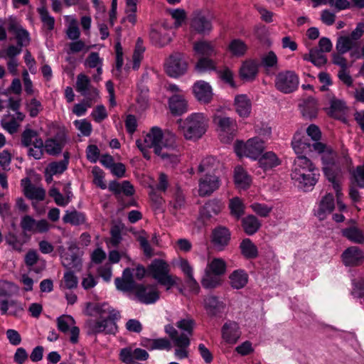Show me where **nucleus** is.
<instances>
[{
    "mask_svg": "<svg viewBox=\"0 0 364 364\" xmlns=\"http://www.w3.org/2000/svg\"><path fill=\"white\" fill-rule=\"evenodd\" d=\"M313 163L305 156L294 159L291 173V179L299 183V187L307 191L316 183L319 173L315 172Z\"/></svg>",
    "mask_w": 364,
    "mask_h": 364,
    "instance_id": "obj_1",
    "label": "nucleus"
},
{
    "mask_svg": "<svg viewBox=\"0 0 364 364\" xmlns=\"http://www.w3.org/2000/svg\"><path fill=\"white\" fill-rule=\"evenodd\" d=\"M179 131L186 139L197 140L206 132L208 119L203 113H193L185 119L177 120Z\"/></svg>",
    "mask_w": 364,
    "mask_h": 364,
    "instance_id": "obj_2",
    "label": "nucleus"
},
{
    "mask_svg": "<svg viewBox=\"0 0 364 364\" xmlns=\"http://www.w3.org/2000/svg\"><path fill=\"white\" fill-rule=\"evenodd\" d=\"M156 154L166 164L175 165L178 163L180 154L174 134L167 132L163 134L160 146L156 149Z\"/></svg>",
    "mask_w": 364,
    "mask_h": 364,
    "instance_id": "obj_3",
    "label": "nucleus"
},
{
    "mask_svg": "<svg viewBox=\"0 0 364 364\" xmlns=\"http://www.w3.org/2000/svg\"><path fill=\"white\" fill-rule=\"evenodd\" d=\"M149 274L161 285L170 289L176 282L173 277L169 274V266L163 259H155L148 267Z\"/></svg>",
    "mask_w": 364,
    "mask_h": 364,
    "instance_id": "obj_4",
    "label": "nucleus"
},
{
    "mask_svg": "<svg viewBox=\"0 0 364 364\" xmlns=\"http://www.w3.org/2000/svg\"><path fill=\"white\" fill-rule=\"evenodd\" d=\"M264 149L263 141L257 137L248 139L245 144L237 141L235 145V151L237 156H245L253 159H257Z\"/></svg>",
    "mask_w": 364,
    "mask_h": 364,
    "instance_id": "obj_5",
    "label": "nucleus"
},
{
    "mask_svg": "<svg viewBox=\"0 0 364 364\" xmlns=\"http://www.w3.org/2000/svg\"><path fill=\"white\" fill-rule=\"evenodd\" d=\"M274 85L276 89L279 92L289 94L297 90L299 78L294 71H282L276 75Z\"/></svg>",
    "mask_w": 364,
    "mask_h": 364,
    "instance_id": "obj_6",
    "label": "nucleus"
},
{
    "mask_svg": "<svg viewBox=\"0 0 364 364\" xmlns=\"http://www.w3.org/2000/svg\"><path fill=\"white\" fill-rule=\"evenodd\" d=\"M213 16L208 11H195L191 20V28L199 34H208L213 29Z\"/></svg>",
    "mask_w": 364,
    "mask_h": 364,
    "instance_id": "obj_7",
    "label": "nucleus"
},
{
    "mask_svg": "<svg viewBox=\"0 0 364 364\" xmlns=\"http://www.w3.org/2000/svg\"><path fill=\"white\" fill-rule=\"evenodd\" d=\"M187 69V60L181 53H173L166 60V71L170 77H178L185 74Z\"/></svg>",
    "mask_w": 364,
    "mask_h": 364,
    "instance_id": "obj_8",
    "label": "nucleus"
},
{
    "mask_svg": "<svg viewBox=\"0 0 364 364\" xmlns=\"http://www.w3.org/2000/svg\"><path fill=\"white\" fill-rule=\"evenodd\" d=\"M87 334L96 335L100 333L114 334L117 330V326L110 321H101L89 319L85 322Z\"/></svg>",
    "mask_w": 364,
    "mask_h": 364,
    "instance_id": "obj_9",
    "label": "nucleus"
},
{
    "mask_svg": "<svg viewBox=\"0 0 364 364\" xmlns=\"http://www.w3.org/2000/svg\"><path fill=\"white\" fill-rule=\"evenodd\" d=\"M220 181L215 173H205L198 181V195L200 197L210 196L219 188Z\"/></svg>",
    "mask_w": 364,
    "mask_h": 364,
    "instance_id": "obj_10",
    "label": "nucleus"
},
{
    "mask_svg": "<svg viewBox=\"0 0 364 364\" xmlns=\"http://www.w3.org/2000/svg\"><path fill=\"white\" fill-rule=\"evenodd\" d=\"M134 294L138 301L144 304H154L159 299V291L154 285L137 284Z\"/></svg>",
    "mask_w": 364,
    "mask_h": 364,
    "instance_id": "obj_11",
    "label": "nucleus"
},
{
    "mask_svg": "<svg viewBox=\"0 0 364 364\" xmlns=\"http://www.w3.org/2000/svg\"><path fill=\"white\" fill-rule=\"evenodd\" d=\"M231 239V232L225 226L218 225L213 229L211 232V242L218 250H223Z\"/></svg>",
    "mask_w": 364,
    "mask_h": 364,
    "instance_id": "obj_12",
    "label": "nucleus"
},
{
    "mask_svg": "<svg viewBox=\"0 0 364 364\" xmlns=\"http://www.w3.org/2000/svg\"><path fill=\"white\" fill-rule=\"evenodd\" d=\"M57 324L58 330L63 333L70 332V340L73 343H76L78 341V336L80 329L77 326H74L75 320L71 316L63 315L58 318Z\"/></svg>",
    "mask_w": 364,
    "mask_h": 364,
    "instance_id": "obj_13",
    "label": "nucleus"
},
{
    "mask_svg": "<svg viewBox=\"0 0 364 364\" xmlns=\"http://www.w3.org/2000/svg\"><path fill=\"white\" fill-rule=\"evenodd\" d=\"M335 208L334 197L331 193L326 194L320 200L315 215L320 220H323L333 212Z\"/></svg>",
    "mask_w": 364,
    "mask_h": 364,
    "instance_id": "obj_14",
    "label": "nucleus"
},
{
    "mask_svg": "<svg viewBox=\"0 0 364 364\" xmlns=\"http://www.w3.org/2000/svg\"><path fill=\"white\" fill-rule=\"evenodd\" d=\"M193 91L196 99L203 103H209L213 97L212 88L209 83L200 80L193 86Z\"/></svg>",
    "mask_w": 364,
    "mask_h": 364,
    "instance_id": "obj_15",
    "label": "nucleus"
},
{
    "mask_svg": "<svg viewBox=\"0 0 364 364\" xmlns=\"http://www.w3.org/2000/svg\"><path fill=\"white\" fill-rule=\"evenodd\" d=\"M361 250L355 246L347 248L342 254V259L346 266H356L363 259Z\"/></svg>",
    "mask_w": 364,
    "mask_h": 364,
    "instance_id": "obj_16",
    "label": "nucleus"
},
{
    "mask_svg": "<svg viewBox=\"0 0 364 364\" xmlns=\"http://www.w3.org/2000/svg\"><path fill=\"white\" fill-rule=\"evenodd\" d=\"M306 133L314 141L312 144V148L314 151L318 152V154H321L325 152L326 151L331 153V150L328 149L326 144L319 142L318 140L321 137V132L315 124H311L306 129Z\"/></svg>",
    "mask_w": 364,
    "mask_h": 364,
    "instance_id": "obj_17",
    "label": "nucleus"
},
{
    "mask_svg": "<svg viewBox=\"0 0 364 364\" xmlns=\"http://www.w3.org/2000/svg\"><path fill=\"white\" fill-rule=\"evenodd\" d=\"M213 120L218 128L224 133L232 134L236 130V122L230 117L223 116L220 114H215Z\"/></svg>",
    "mask_w": 364,
    "mask_h": 364,
    "instance_id": "obj_18",
    "label": "nucleus"
},
{
    "mask_svg": "<svg viewBox=\"0 0 364 364\" xmlns=\"http://www.w3.org/2000/svg\"><path fill=\"white\" fill-rule=\"evenodd\" d=\"M23 185L25 196L29 199L43 200L46 196L45 190L41 187H36L32 185L29 178H26L21 181Z\"/></svg>",
    "mask_w": 364,
    "mask_h": 364,
    "instance_id": "obj_19",
    "label": "nucleus"
},
{
    "mask_svg": "<svg viewBox=\"0 0 364 364\" xmlns=\"http://www.w3.org/2000/svg\"><path fill=\"white\" fill-rule=\"evenodd\" d=\"M222 209V204L218 200H210L201 208L200 216L203 220H208L214 215H217Z\"/></svg>",
    "mask_w": 364,
    "mask_h": 364,
    "instance_id": "obj_20",
    "label": "nucleus"
},
{
    "mask_svg": "<svg viewBox=\"0 0 364 364\" xmlns=\"http://www.w3.org/2000/svg\"><path fill=\"white\" fill-rule=\"evenodd\" d=\"M168 105L173 115H181L188 111V103L181 95H174L169 98Z\"/></svg>",
    "mask_w": 364,
    "mask_h": 364,
    "instance_id": "obj_21",
    "label": "nucleus"
},
{
    "mask_svg": "<svg viewBox=\"0 0 364 364\" xmlns=\"http://www.w3.org/2000/svg\"><path fill=\"white\" fill-rule=\"evenodd\" d=\"M162 129L158 127H154L151 129L149 133H147L143 140V143L148 147H152L154 149L156 154V149L159 147L161 141L163 139Z\"/></svg>",
    "mask_w": 364,
    "mask_h": 364,
    "instance_id": "obj_22",
    "label": "nucleus"
},
{
    "mask_svg": "<svg viewBox=\"0 0 364 364\" xmlns=\"http://www.w3.org/2000/svg\"><path fill=\"white\" fill-rule=\"evenodd\" d=\"M204 306L208 314L211 316L221 313L225 308V304L213 295H208L204 299Z\"/></svg>",
    "mask_w": 364,
    "mask_h": 364,
    "instance_id": "obj_23",
    "label": "nucleus"
},
{
    "mask_svg": "<svg viewBox=\"0 0 364 364\" xmlns=\"http://www.w3.org/2000/svg\"><path fill=\"white\" fill-rule=\"evenodd\" d=\"M149 37L152 43L159 47L165 46L171 41V37L165 28H151Z\"/></svg>",
    "mask_w": 364,
    "mask_h": 364,
    "instance_id": "obj_24",
    "label": "nucleus"
},
{
    "mask_svg": "<svg viewBox=\"0 0 364 364\" xmlns=\"http://www.w3.org/2000/svg\"><path fill=\"white\" fill-rule=\"evenodd\" d=\"M235 106L236 112L240 117H247L250 112L252 105L250 99L245 95H237L235 97Z\"/></svg>",
    "mask_w": 364,
    "mask_h": 364,
    "instance_id": "obj_25",
    "label": "nucleus"
},
{
    "mask_svg": "<svg viewBox=\"0 0 364 364\" xmlns=\"http://www.w3.org/2000/svg\"><path fill=\"white\" fill-rule=\"evenodd\" d=\"M334 166V162L330 161L323 168V171L326 178L332 183L333 188L336 191V196L339 197L341 188L339 181L336 178L338 171L335 169Z\"/></svg>",
    "mask_w": 364,
    "mask_h": 364,
    "instance_id": "obj_26",
    "label": "nucleus"
},
{
    "mask_svg": "<svg viewBox=\"0 0 364 364\" xmlns=\"http://www.w3.org/2000/svg\"><path fill=\"white\" fill-rule=\"evenodd\" d=\"M234 181L237 188L245 190L250 186L252 178L242 166H238L235 168Z\"/></svg>",
    "mask_w": 364,
    "mask_h": 364,
    "instance_id": "obj_27",
    "label": "nucleus"
},
{
    "mask_svg": "<svg viewBox=\"0 0 364 364\" xmlns=\"http://www.w3.org/2000/svg\"><path fill=\"white\" fill-rule=\"evenodd\" d=\"M291 146L295 153L298 156H303L302 154L308 151L314 150L312 144L307 141L304 136H302L300 133H296L291 141Z\"/></svg>",
    "mask_w": 364,
    "mask_h": 364,
    "instance_id": "obj_28",
    "label": "nucleus"
},
{
    "mask_svg": "<svg viewBox=\"0 0 364 364\" xmlns=\"http://www.w3.org/2000/svg\"><path fill=\"white\" fill-rule=\"evenodd\" d=\"M238 326L235 322L225 323L222 328L223 338L230 343H235L240 337Z\"/></svg>",
    "mask_w": 364,
    "mask_h": 364,
    "instance_id": "obj_29",
    "label": "nucleus"
},
{
    "mask_svg": "<svg viewBox=\"0 0 364 364\" xmlns=\"http://www.w3.org/2000/svg\"><path fill=\"white\" fill-rule=\"evenodd\" d=\"M62 264L68 271L79 272L82 267V260L75 253H65L62 256Z\"/></svg>",
    "mask_w": 364,
    "mask_h": 364,
    "instance_id": "obj_30",
    "label": "nucleus"
},
{
    "mask_svg": "<svg viewBox=\"0 0 364 364\" xmlns=\"http://www.w3.org/2000/svg\"><path fill=\"white\" fill-rule=\"evenodd\" d=\"M195 52L203 57L210 58L217 54L215 46L210 41H200L193 45Z\"/></svg>",
    "mask_w": 364,
    "mask_h": 364,
    "instance_id": "obj_31",
    "label": "nucleus"
},
{
    "mask_svg": "<svg viewBox=\"0 0 364 364\" xmlns=\"http://www.w3.org/2000/svg\"><path fill=\"white\" fill-rule=\"evenodd\" d=\"M258 73V64L255 60H247L240 69V75L242 80H252Z\"/></svg>",
    "mask_w": 364,
    "mask_h": 364,
    "instance_id": "obj_32",
    "label": "nucleus"
},
{
    "mask_svg": "<svg viewBox=\"0 0 364 364\" xmlns=\"http://www.w3.org/2000/svg\"><path fill=\"white\" fill-rule=\"evenodd\" d=\"M230 286L235 289L245 287L248 282V275L242 269L233 271L229 276Z\"/></svg>",
    "mask_w": 364,
    "mask_h": 364,
    "instance_id": "obj_33",
    "label": "nucleus"
},
{
    "mask_svg": "<svg viewBox=\"0 0 364 364\" xmlns=\"http://www.w3.org/2000/svg\"><path fill=\"white\" fill-rule=\"evenodd\" d=\"M260 221L253 215H249L242 219V227L248 235L255 234L260 228Z\"/></svg>",
    "mask_w": 364,
    "mask_h": 364,
    "instance_id": "obj_34",
    "label": "nucleus"
},
{
    "mask_svg": "<svg viewBox=\"0 0 364 364\" xmlns=\"http://www.w3.org/2000/svg\"><path fill=\"white\" fill-rule=\"evenodd\" d=\"M304 60L310 61L315 66L318 68L324 65L327 63L326 56L323 54V52H321V50H318L317 48H311L309 50V55L304 56Z\"/></svg>",
    "mask_w": 364,
    "mask_h": 364,
    "instance_id": "obj_35",
    "label": "nucleus"
},
{
    "mask_svg": "<svg viewBox=\"0 0 364 364\" xmlns=\"http://www.w3.org/2000/svg\"><path fill=\"white\" fill-rule=\"evenodd\" d=\"M240 249L246 259H255L258 256L257 246L249 238H245L240 242Z\"/></svg>",
    "mask_w": 364,
    "mask_h": 364,
    "instance_id": "obj_36",
    "label": "nucleus"
},
{
    "mask_svg": "<svg viewBox=\"0 0 364 364\" xmlns=\"http://www.w3.org/2000/svg\"><path fill=\"white\" fill-rule=\"evenodd\" d=\"M301 107V112L304 117L311 119L316 117L318 106L317 102L314 98L309 97Z\"/></svg>",
    "mask_w": 364,
    "mask_h": 364,
    "instance_id": "obj_37",
    "label": "nucleus"
},
{
    "mask_svg": "<svg viewBox=\"0 0 364 364\" xmlns=\"http://www.w3.org/2000/svg\"><path fill=\"white\" fill-rule=\"evenodd\" d=\"M342 235L350 241L357 243H364V234L357 227H350L342 230Z\"/></svg>",
    "mask_w": 364,
    "mask_h": 364,
    "instance_id": "obj_38",
    "label": "nucleus"
},
{
    "mask_svg": "<svg viewBox=\"0 0 364 364\" xmlns=\"http://www.w3.org/2000/svg\"><path fill=\"white\" fill-rule=\"evenodd\" d=\"M258 164L260 167L267 170L278 166L279 160L274 153L269 151L259 157Z\"/></svg>",
    "mask_w": 364,
    "mask_h": 364,
    "instance_id": "obj_39",
    "label": "nucleus"
},
{
    "mask_svg": "<svg viewBox=\"0 0 364 364\" xmlns=\"http://www.w3.org/2000/svg\"><path fill=\"white\" fill-rule=\"evenodd\" d=\"M220 166L219 161L213 156H208L202 160L198 166L200 173L213 174Z\"/></svg>",
    "mask_w": 364,
    "mask_h": 364,
    "instance_id": "obj_40",
    "label": "nucleus"
},
{
    "mask_svg": "<svg viewBox=\"0 0 364 364\" xmlns=\"http://www.w3.org/2000/svg\"><path fill=\"white\" fill-rule=\"evenodd\" d=\"M95 89L90 84V78L85 74L80 73L77 77L76 90L82 96L88 95L91 90Z\"/></svg>",
    "mask_w": 364,
    "mask_h": 364,
    "instance_id": "obj_41",
    "label": "nucleus"
},
{
    "mask_svg": "<svg viewBox=\"0 0 364 364\" xmlns=\"http://www.w3.org/2000/svg\"><path fill=\"white\" fill-rule=\"evenodd\" d=\"M65 223H70L73 225H80L85 222V215L84 213L75 210L72 211L67 210L63 217Z\"/></svg>",
    "mask_w": 364,
    "mask_h": 364,
    "instance_id": "obj_42",
    "label": "nucleus"
},
{
    "mask_svg": "<svg viewBox=\"0 0 364 364\" xmlns=\"http://www.w3.org/2000/svg\"><path fill=\"white\" fill-rule=\"evenodd\" d=\"M64 146V142L61 139H48L46 140L43 147L46 151L50 155L59 154Z\"/></svg>",
    "mask_w": 364,
    "mask_h": 364,
    "instance_id": "obj_43",
    "label": "nucleus"
},
{
    "mask_svg": "<svg viewBox=\"0 0 364 364\" xmlns=\"http://www.w3.org/2000/svg\"><path fill=\"white\" fill-rule=\"evenodd\" d=\"M205 270L210 272L213 274L221 276L225 272L226 263L221 258H214L208 263Z\"/></svg>",
    "mask_w": 364,
    "mask_h": 364,
    "instance_id": "obj_44",
    "label": "nucleus"
},
{
    "mask_svg": "<svg viewBox=\"0 0 364 364\" xmlns=\"http://www.w3.org/2000/svg\"><path fill=\"white\" fill-rule=\"evenodd\" d=\"M356 46V43L349 36H340L337 39L336 48L340 54H344Z\"/></svg>",
    "mask_w": 364,
    "mask_h": 364,
    "instance_id": "obj_45",
    "label": "nucleus"
},
{
    "mask_svg": "<svg viewBox=\"0 0 364 364\" xmlns=\"http://www.w3.org/2000/svg\"><path fill=\"white\" fill-rule=\"evenodd\" d=\"M229 208L230 214L237 220L245 213V205L238 197H235L230 200Z\"/></svg>",
    "mask_w": 364,
    "mask_h": 364,
    "instance_id": "obj_46",
    "label": "nucleus"
},
{
    "mask_svg": "<svg viewBox=\"0 0 364 364\" xmlns=\"http://www.w3.org/2000/svg\"><path fill=\"white\" fill-rule=\"evenodd\" d=\"M86 314L89 316H93L99 315L102 317L107 314L109 311V305L107 304H92L87 303L86 306Z\"/></svg>",
    "mask_w": 364,
    "mask_h": 364,
    "instance_id": "obj_47",
    "label": "nucleus"
},
{
    "mask_svg": "<svg viewBox=\"0 0 364 364\" xmlns=\"http://www.w3.org/2000/svg\"><path fill=\"white\" fill-rule=\"evenodd\" d=\"M37 11L43 26L48 31L53 30L55 27V18L50 15L48 9L45 6H42L38 8Z\"/></svg>",
    "mask_w": 364,
    "mask_h": 364,
    "instance_id": "obj_48",
    "label": "nucleus"
},
{
    "mask_svg": "<svg viewBox=\"0 0 364 364\" xmlns=\"http://www.w3.org/2000/svg\"><path fill=\"white\" fill-rule=\"evenodd\" d=\"M68 162L67 157L59 161L51 162L46 168V173H51V175L60 174L67 169Z\"/></svg>",
    "mask_w": 364,
    "mask_h": 364,
    "instance_id": "obj_49",
    "label": "nucleus"
},
{
    "mask_svg": "<svg viewBox=\"0 0 364 364\" xmlns=\"http://www.w3.org/2000/svg\"><path fill=\"white\" fill-rule=\"evenodd\" d=\"M201 284L205 289H214L220 285V276L205 270V275L202 279Z\"/></svg>",
    "mask_w": 364,
    "mask_h": 364,
    "instance_id": "obj_50",
    "label": "nucleus"
},
{
    "mask_svg": "<svg viewBox=\"0 0 364 364\" xmlns=\"http://www.w3.org/2000/svg\"><path fill=\"white\" fill-rule=\"evenodd\" d=\"M228 48L232 55L242 56L247 50V46L240 39H234L230 43Z\"/></svg>",
    "mask_w": 364,
    "mask_h": 364,
    "instance_id": "obj_51",
    "label": "nucleus"
},
{
    "mask_svg": "<svg viewBox=\"0 0 364 364\" xmlns=\"http://www.w3.org/2000/svg\"><path fill=\"white\" fill-rule=\"evenodd\" d=\"M41 139L36 131L30 128H26L21 134V145L24 147H29L36 139Z\"/></svg>",
    "mask_w": 364,
    "mask_h": 364,
    "instance_id": "obj_52",
    "label": "nucleus"
},
{
    "mask_svg": "<svg viewBox=\"0 0 364 364\" xmlns=\"http://www.w3.org/2000/svg\"><path fill=\"white\" fill-rule=\"evenodd\" d=\"M144 50L145 48L142 45V40L139 38L133 53V69L137 70L139 68Z\"/></svg>",
    "mask_w": 364,
    "mask_h": 364,
    "instance_id": "obj_53",
    "label": "nucleus"
},
{
    "mask_svg": "<svg viewBox=\"0 0 364 364\" xmlns=\"http://www.w3.org/2000/svg\"><path fill=\"white\" fill-rule=\"evenodd\" d=\"M114 283L117 289L128 292L131 291L136 290V284L134 280H128L125 279H121L120 277H117L114 280Z\"/></svg>",
    "mask_w": 364,
    "mask_h": 364,
    "instance_id": "obj_54",
    "label": "nucleus"
},
{
    "mask_svg": "<svg viewBox=\"0 0 364 364\" xmlns=\"http://www.w3.org/2000/svg\"><path fill=\"white\" fill-rule=\"evenodd\" d=\"M33 148L30 147L28 151L29 156L33 157L35 159H40L43 154V146L44 143L42 139H36L33 143Z\"/></svg>",
    "mask_w": 364,
    "mask_h": 364,
    "instance_id": "obj_55",
    "label": "nucleus"
},
{
    "mask_svg": "<svg viewBox=\"0 0 364 364\" xmlns=\"http://www.w3.org/2000/svg\"><path fill=\"white\" fill-rule=\"evenodd\" d=\"M215 69V66L214 62L206 57L200 58L196 65V70L199 73H204Z\"/></svg>",
    "mask_w": 364,
    "mask_h": 364,
    "instance_id": "obj_56",
    "label": "nucleus"
},
{
    "mask_svg": "<svg viewBox=\"0 0 364 364\" xmlns=\"http://www.w3.org/2000/svg\"><path fill=\"white\" fill-rule=\"evenodd\" d=\"M6 242L16 251L21 252L22 250L23 242L19 240L18 236L11 232H9L5 236Z\"/></svg>",
    "mask_w": 364,
    "mask_h": 364,
    "instance_id": "obj_57",
    "label": "nucleus"
},
{
    "mask_svg": "<svg viewBox=\"0 0 364 364\" xmlns=\"http://www.w3.org/2000/svg\"><path fill=\"white\" fill-rule=\"evenodd\" d=\"M64 287L68 289H75L77 287L78 279L74 271H67L63 277Z\"/></svg>",
    "mask_w": 364,
    "mask_h": 364,
    "instance_id": "obj_58",
    "label": "nucleus"
},
{
    "mask_svg": "<svg viewBox=\"0 0 364 364\" xmlns=\"http://www.w3.org/2000/svg\"><path fill=\"white\" fill-rule=\"evenodd\" d=\"M74 124L83 136H88L91 134L92 124L87 119L75 120Z\"/></svg>",
    "mask_w": 364,
    "mask_h": 364,
    "instance_id": "obj_59",
    "label": "nucleus"
},
{
    "mask_svg": "<svg viewBox=\"0 0 364 364\" xmlns=\"http://www.w3.org/2000/svg\"><path fill=\"white\" fill-rule=\"evenodd\" d=\"M250 208L257 215L264 218L267 217L272 210V207L259 203H252Z\"/></svg>",
    "mask_w": 364,
    "mask_h": 364,
    "instance_id": "obj_60",
    "label": "nucleus"
},
{
    "mask_svg": "<svg viewBox=\"0 0 364 364\" xmlns=\"http://www.w3.org/2000/svg\"><path fill=\"white\" fill-rule=\"evenodd\" d=\"M122 228L118 225H114L111 228L109 240L110 244L113 247H117L122 241Z\"/></svg>",
    "mask_w": 364,
    "mask_h": 364,
    "instance_id": "obj_61",
    "label": "nucleus"
},
{
    "mask_svg": "<svg viewBox=\"0 0 364 364\" xmlns=\"http://www.w3.org/2000/svg\"><path fill=\"white\" fill-rule=\"evenodd\" d=\"M15 38L16 40L18 46L23 48L27 46L31 41L29 33L26 29H19L18 33L15 34Z\"/></svg>",
    "mask_w": 364,
    "mask_h": 364,
    "instance_id": "obj_62",
    "label": "nucleus"
},
{
    "mask_svg": "<svg viewBox=\"0 0 364 364\" xmlns=\"http://www.w3.org/2000/svg\"><path fill=\"white\" fill-rule=\"evenodd\" d=\"M170 205L173 208L172 213H176L178 210L181 209L185 205V197L182 192L179 190L175 194V198L173 201L170 202Z\"/></svg>",
    "mask_w": 364,
    "mask_h": 364,
    "instance_id": "obj_63",
    "label": "nucleus"
},
{
    "mask_svg": "<svg viewBox=\"0 0 364 364\" xmlns=\"http://www.w3.org/2000/svg\"><path fill=\"white\" fill-rule=\"evenodd\" d=\"M353 288L352 290V294L358 298H362L364 296V279L359 278L358 279L353 280Z\"/></svg>",
    "mask_w": 364,
    "mask_h": 364,
    "instance_id": "obj_64",
    "label": "nucleus"
}]
</instances>
